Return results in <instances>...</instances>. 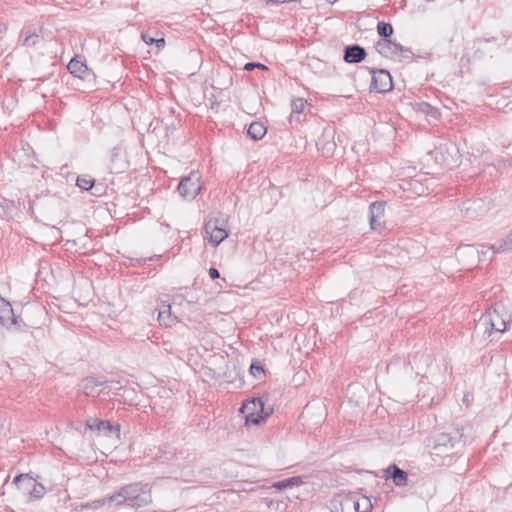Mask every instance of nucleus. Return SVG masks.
<instances>
[{
	"instance_id": "f257e3e1",
	"label": "nucleus",
	"mask_w": 512,
	"mask_h": 512,
	"mask_svg": "<svg viewBox=\"0 0 512 512\" xmlns=\"http://www.w3.org/2000/svg\"><path fill=\"white\" fill-rule=\"evenodd\" d=\"M393 31V26L389 22H378L377 32L382 39L376 42L375 48L379 54L396 62L417 61L418 59L432 61L430 53H425V55H416L411 51V49L390 40L389 38L393 34Z\"/></svg>"
},
{
	"instance_id": "f03ea898",
	"label": "nucleus",
	"mask_w": 512,
	"mask_h": 512,
	"mask_svg": "<svg viewBox=\"0 0 512 512\" xmlns=\"http://www.w3.org/2000/svg\"><path fill=\"white\" fill-rule=\"evenodd\" d=\"M465 446L463 429L456 428L449 432H441L433 436L431 455L439 458L444 465H450L453 458L458 455Z\"/></svg>"
},
{
	"instance_id": "7ed1b4c3",
	"label": "nucleus",
	"mask_w": 512,
	"mask_h": 512,
	"mask_svg": "<svg viewBox=\"0 0 512 512\" xmlns=\"http://www.w3.org/2000/svg\"><path fill=\"white\" fill-rule=\"evenodd\" d=\"M108 500L116 505L139 509L152 503L151 487L142 482L130 483L110 495Z\"/></svg>"
},
{
	"instance_id": "20e7f679",
	"label": "nucleus",
	"mask_w": 512,
	"mask_h": 512,
	"mask_svg": "<svg viewBox=\"0 0 512 512\" xmlns=\"http://www.w3.org/2000/svg\"><path fill=\"white\" fill-rule=\"evenodd\" d=\"M509 323L505 318L504 306L498 303L488 308L479 320V325L484 326V333L488 336L493 332H504Z\"/></svg>"
},
{
	"instance_id": "39448f33",
	"label": "nucleus",
	"mask_w": 512,
	"mask_h": 512,
	"mask_svg": "<svg viewBox=\"0 0 512 512\" xmlns=\"http://www.w3.org/2000/svg\"><path fill=\"white\" fill-rule=\"evenodd\" d=\"M13 484L24 495L29 497V500H40L46 493V488L38 483L29 474H20L13 479Z\"/></svg>"
},
{
	"instance_id": "423d86ee",
	"label": "nucleus",
	"mask_w": 512,
	"mask_h": 512,
	"mask_svg": "<svg viewBox=\"0 0 512 512\" xmlns=\"http://www.w3.org/2000/svg\"><path fill=\"white\" fill-rule=\"evenodd\" d=\"M205 239L214 247L218 246L228 237L226 221L216 217H209L204 224Z\"/></svg>"
},
{
	"instance_id": "0eeeda50",
	"label": "nucleus",
	"mask_w": 512,
	"mask_h": 512,
	"mask_svg": "<svg viewBox=\"0 0 512 512\" xmlns=\"http://www.w3.org/2000/svg\"><path fill=\"white\" fill-rule=\"evenodd\" d=\"M240 412L246 413V424H259L264 421L270 412H264V401L261 398H252L243 403Z\"/></svg>"
},
{
	"instance_id": "6e6552de",
	"label": "nucleus",
	"mask_w": 512,
	"mask_h": 512,
	"mask_svg": "<svg viewBox=\"0 0 512 512\" xmlns=\"http://www.w3.org/2000/svg\"><path fill=\"white\" fill-rule=\"evenodd\" d=\"M329 507L331 512H357L359 510V493L337 494L330 500Z\"/></svg>"
},
{
	"instance_id": "1a4fd4ad",
	"label": "nucleus",
	"mask_w": 512,
	"mask_h": 512,
	"mask_svg": "<svg viewBox=\"0 0 512 512\" xmlns=\"http://www.w3.org/2000/svg\"><path fill=\"white\" fill-rule=\"evenodd\" d=\"M201 175L197 171H191L189 175L181 178L178 184V192L185 199H194L201 192Z\"/></svg>"
},
{
	"instance_id": "9d476101",
	"label": "nucleus",
	"mask_w": 512,
	"mask_h": 512,
	"mask_svg": "<svg viewBox=\"0 0 512 512\" xmlns=\"http://www.w3.org/2000/svg\"><path fill=\"white\" fill-rule=\"evenodd\" d=\"M370 89L377 93H385L393 88L390 72L384 69H371Z\"/></svg>"
},
{
	"instance_id": "9b49d317",
	"label": "nucleus",
	"mask_w": 512,
	"mask_h": 512,
	"mask_svg": "<svg viewBox=\"0 0 512 512\" xmlns=\"http://www.w3.org/2000/svg\"><path fill=\"white\" fill-rule=\"evenodd\" d=\"M142 41L149 47L148 53L154 52L158 54L165 47V37L164 34L158 31L156 28H148L145 31L141 32Z\"/></svg>"
},
{
	"instance_id": "f8f14e48",
	"label": "nucleus",
	"mask_w": 512,
	"mask_h": 512,
	"mask_svg": "<svg viewBox=\"0 0 512 512\" xmlns=\"http://www.w3.org/2000/svg\"><path fill=\"white\" fill-rule=\"evenodd\" d=\"M458 261L466 269L475 267L480 262V252L472 245H464L456 250Z\"/></svg>"
},
{
	"instance_id": "ddd939ff",
	"label": "nucleus",
	"mask_w": 512,
	"mask_h": 512,
	"mask_svg": "<svg viewBox=\"0 0 512 512\" xmlns=\"http://www.w3.org/2000/svg\"><path fill=\"white\" fill-rule=\"evenodd\" d=\"M385 202H372L369 206V221L371 229L381 231L384 224Z\"/></svg>"
},
{
	"instance_id": "4468645a",
	"label": "nucleus",
	"mask_w": 512,
	"mask_h": 512,
	"mask_svg": "<svg viewBox=\"0 0 512 512\" xmlns=\"http://www.w3.org/2000/svg\"><path fill=\"white\" fill-rule=\"evenodd\" d=\"M367 52L359 44L346 45L343 50V61L347 64H358L365 60Z\"/></svg>"
},
{
	"instance_id": "2eb2a0df",
	"label": "nucleus",
	"mask_w": 512,
	"mask_h": 512,
	"mask_svg": "<svg viewBox=\"0 0 512 512\" xmlns=\"http://www.w3.org/2000/svg\"><path fill=\"white\" fill-rule=\"evenodd\" d=\"M34 24L25 25L19 34V42L26 47H34L41 42Z\"/></svg>"
},
{
	"instance_id": "dca6fc26",
	"label": "nucleus",
	"mask_w": 512,
	"mask_h": 512,
	"mask_svg": "<svg viewBox=\"0 0 512 512\" xmlns=\"http://www.w3.org/2000/svg\"><path fill=\"white\" fill-rule=\"evenodd\" d=\"M385 478H392L394 484L398 487H404L408 482V474L403 469L399 468L396 464L390 465L384 470Z\"/></svg>"
},
{
	"instance_id": "f3484780",
	"label": "nucleus",
	"mask_w": 512,
	"mask_h": 512,
	"mask_svg": "<svg viewBox=\"0 0 512 512\" xmlns=\"http://www.w3.org/2000/svg\"><path fill=\"white\" fill-rule=\"evenodd\" d=\"M105 382L94 377H86L80 383V389L85 396L96 397L99 395V387Z\"/></svg>"
},
{
	"instance_id": "a211bd4d",
	"label": "nucleus",
	"mask_w": 512,
	"mask_h": 512,
	"mask_svg": "<svg viewBox=\"0 0 512 512\" xmlns=\"http://www.w3.org/2000/svg\"><path fill=\"white\" fill-rule=\"evenodd\" d=\"M66 69L74 78L88 82L95 80V73L89 66H66Z\"/></svg>"
},
{
	"instance_id": "6ab92c4d",
	"label": "nucleus",
	"mask_w": 512,
	"mask_h": 512,
	"mask_svg": "<svg viewBox=\"0 0 512 512\" xmlns=\"http://www.w3.org/2000/svg\"><path fill=\"white\" fill-rule=\"evenodd\" d=\"M307 101L304 98H294L291 101V113L289 117L290 123L302 121L301 115L304 112Z\"/></svg>"
},
{
	"instance_id": "aec40b11",
	"label": "nucleus",
	"mask_w": 512,
	"mask_h": 512,
	"mask_svg": "<svg viewBox=\"0 0 512 512\" xmlns=\"http://www.w3.org/2000/svg\"><path fill=\"white\" fill-rule=\"evenodd\" d=\"M160 325L171 327L178 322V318L172 314L170 305H163L158 313Z\"/></svg>"
},
{
	"instance_id": "412c9836",
	"label": "nucleus",
	"mask_w": 512,
	"mask_h": 512,
	"mask_svg": "<svg viewBox=\"0 0 512 512\" xmlns=\"http://www.w3.org/2000/svg\"><path fill=\"white\" fill-rule=\"evenodd\" d=\"M266 132L267 129L265 125L259 121L252 122L247 130L248 136L251 137L253 140L262 139L265 136Z\"/></svg>"
},
{
	"instance_id": "4be33fe9",
	"label": "nucleus",
	"mask_w": 512,
	"mask_h": 512,
	"mask_svg": "<svg viewBox=\"0 0 512 512\" xmlns=\"http://www.w3.org/2000/svg\"><path fill=\"white\" fill-rule=\"evenodd\" d=\"M416 110L434 120H438L441 115L438 108L433 107L432 105H430L427 102L417 103Z\"/></svg>"
},
{
	"instance_id": "5701e85b",
	"label": "nucleus",
	"mask_w": 512,
	"mask_h": 512,
	"mask_svg": "<svg viewBox=\"0 0 512 512\" xmlns=\"http://www.w3.org/2000/svg\"><path fill=\"white\" fill-rule=\"evenodd\" d=\"M86 426L90 430H98L104 431L107 430L111 432L114 429V426L109 421L99 420L97 418H91L86 421Z\"/></svg>"
},
{
	"instance_id": "b1692460",
	"label": "nucleus",
	"mask_w": 512,
	"mask_h": 512,
	"mask_svg": "<svg viewBox=\"0 0 512 512\" xmlns=\"http://www.w3.org/2000/svg\"><path fill=\"white\" fill-rule=\"evenodd\" d=\"M302 483V480L300 477H291L287 478L281 481H277L273 484V487L278 490H284L290 487L299 486Z\"/></svg>"
},
{
	"instance_id": "393cba45",
	"label": "nucleus",
	"mask_w": 512,
	"mask_h": 512,
	"mask_svg": "<svg viewBox=\"0 0 512 512\" xmlns=\"http://www.w3.org/2000/svg\"><path fill=\"white\" fill-rule=\"evenodd\" d=\"M35 29L42 41H49L54 38V32L49 24L35 25Z\"/></svg>"
},
{
	"instance_id": "a878e982",
	"label": "nucleus",
	"mask_w": 512,
	"mask_h": 512,
	"mask_svg": "<svg viewBox=\"0 0 512 512\" xmlns=\"http://www.w3.org/2000/svg\"><path fill=\"white\" fill-rule=\"evenodd\" d=\"M1 300L3 305L0 309V325L6 326L10 315L13 314V308L9 302L5 301V299L2 298Z\"/></svg>"
},
{
	"instance_id": "bb28decb",
	"label": "nucleus",
	"mask_w": 512,
	"mask_h": 512,
	"mask_svg": "<svg viewBox=\"0 0 512 512\" xmlns=\"http://www.w3.org/2000/svg\"><path fill=\"white\" fill-rule=\"evenodd\" d=\"M494 252H506L512 249V231L506 239H502L491 247Z\"/></svg>"
},
{
	"instance_id": "cd10ccee",
	"label": "nucleus",
	"mask_w": 512,
	"mask_h": 512,
	"mask_svg": "<svg viewBox=\"0 0 512 512\" xmlns=\"http://www.w3.org/2000/svg\"><path fill=\"white\" fill-rule=\"evenodd\" d=\"M106 503H111L108 500V497L103 498V499H98V500H95L92 502L83 503L80 505V509L81 510H83V509H98V508L102 507L103 505H105Z\"/></svg>"
},
{
	"instance_id": "c85d7f7f",
	"label": "nucleus",
	"mask_w": 512,
	"mask_h": 512,
	"mask_svg": "<svg viewBox=\"0 0 512 512\" xmlns=\"http://www.w3.org/2000/svg\"><path fill=\"white\" fill-rule=\"evenodd\" d=\"M21 322H22V320L19 319L18 317H16L13 313L12 315H10V318L8 320L6 327L15 332H20L23 330L22 326H21Z\"/></svg>"
},
{
	"instance_id": "c756f323",
	"label": "nucleus",
	"mask_w": 512,
	"mask_h": 512,
	"mask_svg": "<svg viewBox=\"0 0 512 512\" xmlns=\"http://www.w3.org/2000/svg\"><path fill=\"white\" fill-rule=\"evenodd\" d=\"M95 180L92 178L78 177L76 185L83 190H90L94 186Z\"/></svg>"
},
{
	"instance_id": "7c9ffc66",
	"label": "nucleus",
	"mask_w": 512,
	"mask_h": 512,
	"mask_svg": "<svg viewBox=\"0 0 512 512\" xmlns=\"http://www.w3.org/2000/svg\"><path fill=\"white\" fill-rule=\"evenodd\" d=\"M371 509L372 504L370 499L359 494V510L357 512H369Z\"/></svg>"
},
{
	"instance_id": "2f4dec72",
	"label": "nucleus",
	"mask_w": 512,
	"mask_h": 512,
	"mask_svg": "<svg viewBox=\"0 0 512 512\" xmlns=\"http://www.w3.org/2000/svg\"><path fill=\"white\" fill-rule=\"evenodd\" d=\"M209 101V109L215 113H217L220 109V105L222 100H218L217 96L212 94L211 97L208 98Z\"/></svg>"
},
{
	"instance_id": "473e14b6",
	"label": "nucleus",
	"mask_w": 512,
	"mask_h": 512,
	"mask_svg": "<svg viewBox=\"0 0 512 512\" xmlns=\"http://www.w3.org/2000/svg\"><path fill=\"white\" fill-rule=\"evenodd\" d=\"M250 371L251 373L255 376V377H258L260 374H263L264 373V369L263 367L261 366L260 363L258 362H253L250 366Z\"/></svg>"
},
{
	"instance_id": "72a5a7b5",
	"label": "nucleus",
	"mask_w": 512,
	"mask_h": 512,
	"mask_svg": "<svg viewBox=\"0 0 512 512\" xmlns=\"http://www.w3.org/2000/svg\"><path fill=\"white\" fill-rule=\"evenodd\" d=\"M211 279H218L220 277V273L216 268L211 267L208 271Z\"/></svg>"
},
{
	"instance_id": "f704fd0d",
	"label": "nucleus",
	"mask_w": 512,
	"mask_h": 512,
	"mask_svg": "<svg viewBox=\"0 0 512 512\" xmlns=\"http://www.w3.org/2000/svg\"><path fill=\"white\" fill-rule=\"evenodd\" d=\"M67 64H85V60L83 61L78 55H74Z\"/></svg>"
},
{
	"instance_id": "c9c22d12",
	"label": "nucleus",
	"mask_w": 512,
	"mask_h": 512,
	"mask_svg": "<svg viewBox=\"0 0 512 512\" xmlns=\"http://www.w3.org/2000/svg\"><path fill=\"white\" fill-rule=\"evenodd\" d=\"M492 246H493V245H491V246L487 247V249H484V246H483V247H482V249H481V250H479V252H480V261H482V260H484V259H485V256H486V254L488 253V251H490V250H491L493 253H495V252H494V250L491 248Z\"/></svg>"
},
{
	"instance_id": "e433bc0d",
	"label": "nucleus",
	"mask_w": 512,
	"mask_h": 512,
	"mask_svg": "<svg viewBox=\"0 0 512 512\" xmlns=\"http://www.w3.org/2000/svg\"><path fill=\"white\" fill-rule=\"evenodd\" d=\"M267 5H279L286 3V0H265Z\"/></svg>"
},
{
	"instance_id": "4c0bfd02",
	"label": "nucleus",
	"mask_w": 512,
	"mask_h": 512,
	"mask_svg": "<svg viewBox=\"0 0 512 512\" xmlns=\"http://www.w3.org/2000/svg\"><path fill=\"white\" fill-rule=\"evenodd\" d=\"M255 68H259L262 70H268V66H243V69L247 70V71H252Z\"/></svg>"
},
{
	"instance_id": "58836bf2",
	"label": "nucleus",
	"mask_w": 512,
	"mask_h": 512,
	"mask_svg": "<svg viewBox=\"0 0 512 512\" xmlns=\"http://www.w3.org/2000/svg\"><path fill=\"white\" fill-rule=\"evenodd\" d=\"M246 64L254 65V64H261V63L260 62H256V61H250V62H247Z\"/></svg>"
},
{
	"instance_id": "ea45409f",
	"label": "nucleus",
	"mask_w": 512,
	"mask_h": 512,
	"mask_svg": "<svg viewBox=\"0 0 512 512\" xmlns=\"http://www.w3.org/2000/svg\"><path fill=\"white\" fill-rule=\"evenodd\" d=\"M502 38L505 40V42L510 38V36H506L505 34L502 35Z\"/></svg>"
},
{
	"instance_id": "a19ab883",
	"label": "nucleus",
	"mask_w": 512,
	"mask_h": 512,
	"mask_svg": "<svg viewBox=\"0 0 512 512\" xmlns=\"http://www.w3.org/2000/svg\"><path fill=\"white\" fill-rule=\"evenodd\" d=\"M301 0H286V3L288 2H300Z\"/></svg>"
},
{
	"instance_id": "79ce46f5",
	"label": "nucleus",
	"mask_w": 512,
	"mask_h": 512,
	"mask_svg": "<svg viewBox=\"0 0 512 512\" xmlns=\"http://www.w3.org/2000/svg\"><path fill=\"white\" fill-rule=\"evenodd\" d=\"M326 1H327L328 3H330V4H333V3H335L337 0H326Z\"/></svg>"
}]
</instances>
